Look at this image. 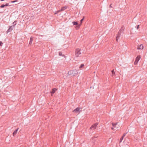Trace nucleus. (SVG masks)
<instances>
[{
    "label": "nucleus",
    "mask_w": 147,
    "mask_h": 147,
    "mask_svg": "<svg viewBox=\"0 0 147 147\" xmlns=\"http://www.w3.org/2000/svg\"><path fill=\"white\" fill-rule=\"evenodd\" d=\"M78 72L77 70L76 69H75L71 71L68 72V74L72 76L76 75L78 74Z\"/></svg>",
    "instance_id": "1"
},
{
    "label": "nucleus",
    "mask_w": 147,
    "mask_h": 147,
    "mask_svg": "<svg viewBox=\"0 0 147 147\" xmlns=\"http://www.w3.org/2000/svg\"><path fill=\"white\" fill-rule=\"evenodd\" d=\"M80 49H76L75 51V56L76 57H79L81 55Z\"/></svg>",
    "instance_id": "2"
},
{
    "label": "nucleus",
    "mask_w": 147,
    "mask_h": 147,
    "mask_svg": "<svg viewBox=\"0 0 147 147\" xmlns=\"http://www.w3.org/2000/svg\"><path fill=\"white\" fill-rule=\"evenodd\" d=\"M112 125L113 127H111V129L112 130H118L119 127H117V123H112Z\"/></svg>",
    "instance_id": "3"
},
{
    "label": "nucleus",
    "mask_w": 147,
    "mask_h": 147,
    "mask_svg": "<svg viewBox=\"0 0 147 147\" xmlns=\"http://www.w3.org/2000/svg\"><path fill=\"white\" fill-rule=\"evenodd\" d=\"M98 123H96L93 125L90 128V129L91 130H93L94 129H96V127L98 125Z\"/></svg>",
    "instance_id": "4"
},
{
    "label": "nucleus",
    "mask_w": 147,
    "mask_h": 147,
    "mask_svg": "<svg viewBox=\"0 0 147 147\" xmlns=\"http://www.w3.org/2000/svg\"><path fill=\"white\" fill-rule=\"evenodd\" d=\"M140 58L141 57L140 55H138L136 59V60L134 63V64L135 65H136L137 64L139 60L140 59Z\"/></svg>",
    "instance_id": "5"
},
{
    "label": "nucleus",
    "mask_w": 147,
    "mask_h": 147,
    "mask_svg": "<svg viewBox=\"0 0 147 147\" xmlns=\"http://www.w3.org/2000/svg\"><path fill=\"white\" fill-rule=\"evenodd\" d=\"M122 32V30L121 29L120 30L119 32H118L117 35V36L116 37V40L117 41H118V39L121 36V33Z\"/></svg>",
    "instance_id": "6"
},
{
    "label": "nucleus",
    "mask_w": 147,
    "mask_h": 147,
    "mask_svg": "<svg viewBox=\"0 0 147 147\" xmlns=\"http://www.w3.org/2000/svg\"><path fill=\"white\" fill-rule=\"evenodd\" d=\"M14 28V25L10 26H9V28L7 31V32L8 33L11 32L12 31L13 29Z\"/></svg>",
    "instance_id": "7"
},
{
    "label": "nucleus",
    "mask_w": 147,
    "mask_h": 147,
    "mask_svg": "<svg viewBox=\"0 0 147 147\" xmlns=\"http://www.w3.org/2000/svg\"><path fill=\"white\" fill-rule=\"evenodd\" d=\"M81 109V108L78 107L73 111V112L76 113H78L80 111Z\"/></svg>",
    "instance_id": "8"
},
{
    "label": "nucleus",
    "mask_w": 147,
    "mask_h": 147,
    "mask_svg": "<svg viewBox=\"0 0 147 147\" xmlns=\"http://www.w3.org/2000/svg\"><path fill=\"white\" fill-rule=\"evenodd\" d=\"M144 49V47L142 45H138L137 49L138 50H142Z\"/></svg>",
    "instance_id": "9"
},
{
    "label": "nucleus",
    "mask_w": 147,
    "mask_h": 147,
    "mask_svg": "<svg viewBox=\"0 0 147 147\" xmlns=\"http://www.w3.org/2000/svg\"><path fill=\"white\" fill-rule=\"evenodd\" d=\"M33 38L32 36L30 37V42L29 43V45H31V44L32 43V41H33Z\"/></svg>",
    "instance_id": "10"
},
{
    "label": "nucleus",
    "mask_w": 147,
    "mask_h": 147,
    "mask_svg": "<svg viewBox=\"0 0 147 147\" xmlns=\"http://www.w3.org/2000/svg\"><path fill=\"white\" fill-rule=\"evenodd\" d=\"M18 128H17L16 130L13 133V136H14L17 133V131L18 130Z\"/></svg>",
    "instance_id": "11"
},
{
    "label": "nucleus",
    "mask_w": 147,
    "mask_h": 147,
    "mask_svg": "<svg viewBox=\"0 0 147 147\" xmlns=\"http://www.w3.org/2000/svg\"><path fill=\"white\" fill-rule=\"evenodd\" d=\"M56 90H57L55 88H53V89H52V91L51 92L52 94H54V93H55V92L56 91Z\"/></svg>",
    "instance_id": "12"
},
{
    "label": "nucleus",
    "mask_w": 147,
    "mask_h": 147,
    "mask_svg": "<svg viewBox=\"0 0 147 147\" xmlns=\"http://www.w3.org/2000/svg\"><path fill=\"white\" fill-rule=\"evenodd\" d=\"M112 76L113 77L115 75V72L114 70H113L112 71Z\"/></svg>",
    "instance_id": "13"
},
{
    "label": "nucleus",
    "mask_w": 147,
    "mask_h": 147,
    "mask_svg": "<svg viewBox=\"0 0 147 147\" xmlns=\"http://www.w3.org/2000/svg\"><path fill=\"white\" fill-rule=\"evenodd\" d=\"M67 8V7H62L61 9V10L62 11H63L64 10H65V9H66Z\"/></svg>",
    "instance_id": "14"
},
{
    "label": "nucleus",
    "mask_w": 147,
    "mask_h": 147,
    "mask_svg": "<svg viewBox=\"0 0 147 147\" xmlns=\"http://www.w3.org/2000/svg\"><path fill=\"white\" fill-rule=\"evenodd\" d=\"M84 66V64H82L79 67V68L80 69H81Z\"/></svg>",
    "instance_id": "15"
},
{
    "label": "nucleus",
    "mask_w": 147,
    "mask_h": 147,
    "mask_svg": "<svg viewBox=\"0 0 147 147\" xmlns=\"http://www.w3.org/2000/svg\"><path fill=\"white\" fill-rule=\"evenodd\" d=\"M72 23L74 25H77L78 24L77 22H73Z\"/></svg>",
    "instance_id": "16"
},
{
    "label": "nucleus",
    "mask_w": 147,
    "mask_h": 147,
    "mask_svg": "<svg viewBox=\"0 0 147 147\" xmlns=\"http://www.w3.org/2000/svg\"><path fill=\"white\" fill-rule=\"evenodd\" d=\"M123 137H121V138H120V143H121V142L122 140H123Z\"/></svg>",
    "instance_id": "17"
},
{
    "label": "nucleus",
    "mask_w": 147,
    "mask_h": 147,
    "mask_svg": "<svg viewBox=\"0 0 147 147\" xmlns=\"http://www.w3.org/2000/svg\"><path fill=\"white\" fill-rule=\"evenodd\" d=\"M16 21H15L14 22H13V25H14V26L15 25H16Z\"/></svg>",
    "instance_id": "18"
},
{
    "label": "nucleus",
    "mask_w": 147,
    "mask_h": 147,
    "mask_svg": "<svg viewBox=\"0 0 147 147\" xmlns=\"http://www.w3.org/2000/svg\"><path fill=\"white\" fill-rule=\"evenodd\" d=\"M5 6V5L3 4V5H2L0 6V7H1V8H3V7H4Z\"/></svg>",
    "instance_id": "19"
},
{
    "label": "nucleus",
    "mask_w": 147,
    "mask_h": 147,
    "mask_svg": "<svg viewBox=\"0 0 147 147\" xmlns=\"http://www.w3.org/2000/svg\"><path fill=\"white\" fill-rule=\"evenodd\" d=\"M84 17L81 20L80 22H81V24L82 23V21H83V20H84Z\"/></svg>",
    "instance_id": "20"
},
{
    "label": "nucleus",
    "mask_w": 147,
    "mask_h": 147,
    "mask_svg": "<svg viewBox=\"0 0 147 147\" xmlns=\"http://www.w3.org/2000/svg\"><path fill=\"white\" fill-rule=\"evenodd\" d=\"M17 1H18L17 0H15L14 1H11V3H15V2H17Z\"/></svg>",
    "instance_id": "21"
},
{
    "label": "nucleus",
    "mask_w": 147,
    "mask_h": 147,
    "mask_svg": "<svg viewBox=\"0 0 147 147\" xmlns=\"http://www.w3.org/2000/svg\"><path fill=\"white\" fill-rule=\"evenodd\" d=\"M126 133L124 134L122 136V137H123V138H124V137L125 136V135H126Z\"/></svg>",
    "instance_id": "22"
},
{
    "label": "nucleus",
    "mask_w": 147,
    "mask_h": 147,
    "mask_svg": "<svg viewBox=\"0 0 147 147\" xmlns=\"http://www.w3.org/2000/svg\"><path fill=\"white\" fill-rule=\"evenodd\" d=\"M59 55L60 56H61L62 55V53L61 52H59Z\"/></svg>",
    "instance_id": "23"
},
{
    "label": "nucleus",
    "mask_w": 147,
    "mask_h": 147,
    "mask_svg": "<svg viewBox=\"0 0 147 147\" xmlns=\"http://www.w3.org/2000/svg\"><path fill=\"white\" fill-rule=\"evenodd\" d=\"M3 43L1 42H0V46L2 45Z\"/></svg>",
    "instance_id": "24"
},
{
    "label": "nucleus",
    "mask_w": 147,
    "mask_h": 147,
    "mask_svg": "<svg viewBox=\"0 0 147 147\" xmlns=\"http://www.w3.org/2000/svg\"><path fill=\"white\" fill-rule=\"evenodd\" d=\"M61 11V9L57 11L56 12H57V13H58L59 12Z\"/></svg>",
    "instance_id": "25"
},
{
    "label": "nucleus",
    "mask_w": 147,
    "mask_h": 147,
    "mask_svg": "<svg viewBox=\"0 0 147 147\" xmlns=\"http://www.w3.org/2000/svg\"><path fill=\"white\" fill-rule=\"evenodd\" d=\"M5 5V6H8L9 4L8 3H6Z\"/></svg>",
    "instance_id": "26"
},
{
    "label": "nucleus",
    "mask_w": 147,
    "mask_h": 147,
    "mask_svg": "<svg viewBox=\"0 0 147 147\" xmlns=\"http://www.w3.org/2000/svg\"><path fill=\"white\" fill-rule=\"evenodd\" d=\"M139 28V25H138L137 27V29H138Z\"/></svg>",
    "instance_id": "27"
},
{
    "label": "nucleus",
    "mask_w": 147,
    "mask_h": 147,
    "mask_svg": "<svg viewBox=\"0 0 147 147\" xmlns=\"http://www.w3.org/2000/svg\"><path fill=\"white\" fill-rule=\"evenodd\" d=\"M110 7V8H111L112 7V6H111V4L110 5V6H109Z\"/></svg>",
    "instance_id": "28"
},
{
    "label": "nucleus",
    "mask_w": 147,
    "mask_h": 147,
    "mask_svg": "<svg viewBox=\"0 0 147 147\" xmlns=\"http://www.w3.org/2000/svg\"><path fill=\"white\" fill-rule=\"evenodd\" d=\"M1 1H4V0H0Z\"/></svg>",
    "instance_id": "29"
},
{
    "label": "nucleus",
    "mask_w": 147,
    "mask_h": 147,
    "mask_svg": "<svg viewBox=\"0 0 147 147\" xmlns=\"http://www.w3.org/2000/svg\"><path fill=\"white\" fill-rule=\"evenodd\" d=\"M57 12H56V13H55V14H57Z\"/></svg>",
    "instance_id": "30"
}]
</instances>
